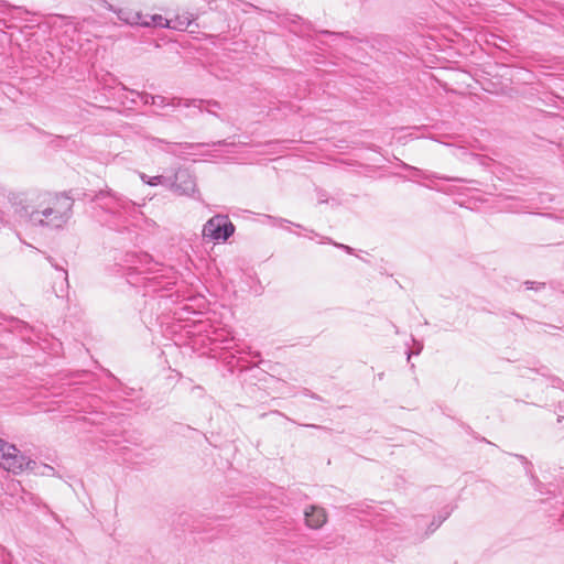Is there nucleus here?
I'll return each instance as SVG.
<instances>
[{"instance_id":"obj_1","label":"nucleus","mask_w":564,"mask_h":564,"mask_svg":"<svg viewBox=\"0 0 564 564\" xmlns=\"http://www.w3.org/2000/svg\"><path fill=\"white\" fill-rule=\"evenodd\" d=\"M74 200L65 195H47L36 207L23 200L12 203L19 220L32 226L62 228L72 217Z\"/></svg>"},{"instance_id":"obj_2","label":"nucleus","mask_w":564,"mask_h":564,"mask_svg":"<svg viewBox=\"0 0 564 564\" xmlns=\"http://www.w3.org/2000/svg\"><path fill=\"white\" fill-rule=\"evenodd\" d=\"M127 282L134 288H143V295L169 291L175 284L171 269L163 268L147 254H127Z\"/></svg>"},{"instance_id":"obj_3","label":"nucleus","mask_w":564,"mask_h":564,"mask_svg":"<svg viewBox=\"0 0 564 564\" xmlns=\"http://www.w3.org/2000/svg\"><path fill=\"white\" fill-rule=\"evenodd\" d=\"M93 200L106 214V225L117 231L137 226L143 216L134 202L110 188L96 193Z\"/></svg>"},{"instance_id":"obj_4","label":"nucleus","mask_w":564,"mask_h":564,"mask_svg":"<svg viewBox=\"0 0 564 564\" xmlns=\"http://www.w3.org/2000/svg\"><path fill=\"white\" fill-rule=\"evenodd\" d=\"M235 230L236 227L227 215L217 214L205 223L202 234L205 239L226 242Z\"/></svg>"},{"instance_id":"obj_5","label":"nucleus","mask_w":564,"mask_h":564,"mask_svg":"<svg viewBox=\"0 0 564 564\" xmlns=\"http://www.w3.org/2000/svg\"><path fill=\"white\" fill-rule=\"evenodd\" d=\"M166 187L177 195L200 199L199 192L196 187V180L186 167H178L173 175H169Z\"/></svg>"},{"instance_id":"obj_6","label":"nucleus","mask_w":564,"mask_h":564,"mask_svg":"<svg viewBox=\"0 0 564 564\" xmlns=\"http://www.w3.org/2000/svg\"><path fill=\"white\" fill-rule=\"evenodd\" d=\"M30 459L31 458L21 453L15 445L2 441L0 449V466L3 469L13 474H20L23 470H28Z\"/></svg>"},{"instance_id":"obj_7","label":"nucleus","mask_w":564,"mask_h":564,"mask_svg":"<svg viewBox=\"0 0 564 564\" xmlns=\"http://www.w3.org/2000/svg\"><path fill=\"white\" fill-rule=\"evenodd\" d=\"M152 150H160L174 156H180L183 151L193 150L205 145L204 143H191V142H169L164 139L155 138L152 135H144Z\"/></svg>"},{"instance_id":"obj_8","label":"nucleus","mask_w":564,"mask_h":564,"mask_svg":"<svg viewBox=\"0 0 564 564\" xmlns=\"http://www.w3.org/2000/svg\"><path fill=\"white\" fill-rule=\"evenodd\" d=\"M306 525L311 529H319L326 523V512L323 508L311 506L304 512Z\"/></svg>"},{"instance_id":"obj_9","label":"nucleus","mask_w":564,"mask_h":564,"mask_svg":"<svg viewBox=\"0 0 564 564\" xmlns=\"http://www.w3.org/2000/svg\"><path fill=\"white\" fill-rule=\"evenodd\" d=\"M108 9L115 12L120 21L129 25H140L142 13L129 9H116L111 4L108 6Z\"/></svg>"},{"instance_id":"obj_10","label":"nucleus","mask_w":564,"mask_h":564,"mask_svg":"<svg viewBox=\"0 0 564 564\" xmlns=\"http://www.w3.org/2000/svg\"><path fill=\"white\" fill-rule=\"evenodd\" d=\"M184 106L185 107H195L200 112L202 111H206V112L215 115V116H217L216 110L221 108L220 104L218 101H216V100H204V99L187 100L184 104Z\"/></svg>"},{"instance_id":"obj_11","label":"nucleus","mask_w":564,"mask_h":564,"mask_svg":"<svg viewBox=\"0 0 564 564\" xmlns=\"http://www.w3.org/2000/svg\"><path fill=\"white\" fill-rule=\"evenodd\" d=\"M171 22L165 19L164 17H162L161 14H152V15H148V14H142V18H141V22H140V26H144V28H172Z\"/></svg>"},{"instance_id":"obj_12","label":"nucleus","mask_w":564,"mask_h":564,"mask_svg":"<svg viewBox=\"0 0 564 564\" xmlns=\"http://www.w3.org/2000/svg\"><path fill=\"white\" fill-rule=\"evenodd\" d=\"M401 166L403 169H405V170L413 171L416 176H420V177H423V178H426V180L437 178V180L454 181V182H467L465 178L447 177V176L437 175L435 173L425 172V171H422V170H420L417 167L411 166V165H409V164H406L404 162H401Z\"/></svg>"},{"instance_id":"obj_13","label":"nucleus","mask_w":564,"mask_h":564,"mask_svg":"<svg viewBox=\"0 0 564 564\" xmlns=\"http://www.w3.org/2000/svg\"><path fill=\"white\" fill-rule=\"evenodd\" d=\"M6 495L12 498V501H8L9 505L19 507L20 495L24 492V488L22 487L20 481L10 480L6 485Z\"/></svg>"},{"instance_id":"obj_14","label":"nucleus","mask_w":564,"mask_h":564,"mask_svg":"<svg viewBox=\"0 0 564 564\" xmlns=\"http://www.w3.org/2000/svg\"><path fill=\"white\" fill-rule=\"evenodd\" d=\"M28 470L37 476L53 477L56 475L54 467L30 459Z\"/></svg>"},{"instance_id":"obj_15","label":"nucleus","mask_w":564,"mask_h":564,"mask_svg":"<svg viewBox=\"0 0 564 564\" xmlns=\"http://www.w3.org/2000/svg\"><path fill=\"white\" fill-rule=\"evenodd\" d=\"M152 106H155L159 109H164L167 107H171L174 109V108L181 106V99L176 98V97L169 99L164 96L155 95V102Z\"/></svg>"},{"instance_id":"obj_16","label":"nucleus","mask_w":564,"mask_h":564,"mask_svg":"<svg viewBox=\"0 0 564 564\" xmlns=\"http://www.w3.org/2000/svg\"><path fill=\"white\" fill-rule=\"evenodd\" d=\"M23 505H33V506L40 507L42 505V501H41L40 497H37L36 495H34L30 491H26L24 489V492H22V495H20L18 508H21Z\"/></svg>"},{"instance_id":"obj_17","label":"nucleus","mask_w":564,"mask_h":564,"mask_svg":"<svg viewBox=\"0 0 564 564\" xmlns=\"http://www.w3.org/2000/svg\"><path fill=\"white\" fill-rule=\"evenodd\" d=\"M121 89L126 91H130L132 95H134L137 98H139L144 105H153L155 102V95H151L148 93H140L137 90H130L124 85H121Z\"/></svg>"},{"instance_id":"obj_18","label":"nucleus","mask_w":564,"mask_h":564,"mask_svg":"<svg viewBox=\"0 0 564 564\" xmlns=\"http://www.w3.org/2000/svg\"><path fill=\"white\" fill-rule=\"evenodd\" d=\"M451 514V510H444L442 513H440L437 517H435L432 522L429 525L427 532L425 535H430L433 533Z\"/></svg>"},{"instance_id":"obj_19","label":"nucleus","mask_w":564,"mask_h":564,"mask_svg":"<svg viewBox=\"0 0 564 564\" xmlns=\"http://www.w3.org/2000/svg\"><path fill=\"white\" fill-rule=\"evenodd\" d=\"M141 178L144 183H147L151 186H156L160 184V185H163L166 187V185L169 183V175H156V176L148 177L147 175L142 174Z\"/></svg>"},{"instance_id":"obj_20","label":"nucleus","mask_w":564,"mask_h":564,"mask_svg":"<svg viewBox=\"0 0 564 564\" xmlns=\"http://www.w3.org/2000/svg\"><path fill=\"white\" fill-rule=\"evenodd\" d=\"M47 260L50 261V263H51V264H52V265H53L57 271H59V273H61V278H62V280H63V284H65V285H66V289H67V288H68V274H67V271H66L64 268L58 267V265L54 262V260H53V258H52V257H48V258H47Z\"/></svg>"},{"instance_id":"obj_21","label":"nucleus","mask_w":564,"mask_h":564,"mask_svg":"<svg viewBox=\"0 0 564 564\" xmlns=\"http://www.w3.org/2000/svg\"><path fill=\"white\" fill-rule=\"evenodd\" d=\"M412 340L415 345V350L408 351V361H410L412 355H420L423 349V344L421 341H416L414 338H412Z\"/></svg>"},{"instance_id":"obj_22","label":"nucleus","mask_w":564,"mask_h":564,"mask_svg":"<svg viewBox=\"0 0 564 564\" xmlns=\"http://www.w3.org/2000/svg\"><path fill=\"white\" fill-rule=\"evenodd\" d=\"M550 381H551V386L553 388H557V389L564 390V381L561 380L560 378H557V377H550Z\"/></svg>"},{"instance_id":"obj_23","label":"nucleus","mask_w":564,"mask_h":564,"mask_svg":"<svg viewBox=\"0 0 564 564\" xmlns=\"http://www.w3.org/2000/svg\"><path fill=\"white\" fill-rule=\"evenodd\" d=\"M524 284H525L527 289H529V290H533V289L538 290V289L544 286V283H535L532 281H527Z\"/></svg>"},{"instance_id":"obj_24","label":"nucleus","mask_w":564,"mask_h":564,"mask_svg":"<svg viewBox=\"0 0 564 564\" xmlns=\"http://www.w3.org/2000/svg\"><path fill=\"white\" fill-rule=\"evenodd\" d=\"M10 223L7 214L2 210H0V226L8 225Z\"/></svg>"},{"instance_id":"obj_25","label":"nucleus","mask_w":564,"mask_h":564,"mask_svg":"<svg viewBox=\"0 0 564 564\" xmlns=\"http://www.w3.org/2000/svg\"><path fill=\"white\" fill-rule=\"evenodd\" d=\"M336 247L345 250L347 253H352V248L343 243H334Z\"/></svg>"},{"instance_id":"obj_26","label":"nucleus","mask_w":564,"mask_h":564,"mask_svg":"<svg viewBox=\"0 0 564 564\" xmlns=\"http://www.w3.org/2000/svg\"><path fill=\"white\" fill-rule=\"evenodd\" d=\"M270 219H273V217L271 216H268ZM274 220L280 225L282 226V224H291L290 220L285 219V218H274Z\"/></svg>"},{"instance_id":"obj_27","label":"nucleus","mask_w":564,"mask_h":564,"mask_svg":"<svg viewBox=\"0 0 564 564\" xmlns=\"http://www.w3.org/2000/svg\"><path fill=\"white\" fill-rule=\"evenodd\" d=\"M538 372L544 377L547 376V368L546 367H541Z\"/></svg>"},{"instance_id":"obj_28","label":"nucleus","mask_w":564,"mask_h":564,"mask_svg":"<svg viewBox=\"0 0 564 564\" xmlns=\"http://www.w3.org/2000/svg\"><path fill=\"white\" fill-rule=\"evenodd\" d=\"M376 528H377V530H381V531L386 530V528L381 525V520H377Z\"/></svg>"},{"instance_id":"obj_29","label":"nucleus","mask_w":564,"mask_h":564,"mask_svg":"<svg viewBox=\"0 0 564 564\" xmlns=\"http://www.w3.org/2000/svg\"><path fill=\"white\" fill-rule=\"evenodd\" d=\"M517 457H518V458H520L521 460L525 462L527 464H529V463L527 462V459H525V457H524V456L517 455Z\"/></svg>"},{"instance_id":"obj_30","label":"nucleus","mask_w":564,"mask_h":564,"mask_svg":"<svg viewBox=\"0 0 564 564\" xmlns=\"http://www.w3.org/2000/svg\"><path fill=\"white\" fill-rule=\"evenodd\" d=\"M560 521L564 525V512L562 513Z\"/></svg>"},{"instance_id":"obj_31","label":"nucleus","mask_w":564,"mask_h":564,"mask_svg":"<svg viewBox=\"0 0 564 564\" xmlns=\"http://www.w3.org/2000/svg\"><path fill=\"white\" fill-rule=\"evenodd\" d=\"M253 357H259L260 356V352L259 351H256L252 354Z\"/></svg>"},{"instance_id":"obj_32","label":"nucleus","mask_w":564,"mask_h":564,"mask_svg":"<svg viewBox=\"0 0 564 564\" xmlns=\"http://www.w3.org/2000/svg\"><path fill=\"white\" fill-rule=\"evenodd\" d=\"M562 419H564V416L563 415H558L557 422H561Z\"/></svg>"},{"instance_id":"obj_33","label":"nucleus","mask_w":564,"mask_h":564,"mask_svg":"<svg viewBox=\"0 0 564 564\" xmlns=\"http://www.w3.org/2000/svg\"><path fill=\"white\" fill-rule=\"evenodd\" d=\"M295 227L301 228L302 226L300 224H294Z\"/></svg>"},{"instance_id":"obj_34","label":"nucleus","mask_w":564,"mask_h":564,"mask_svg":"<svg viewBox=\"0 0 564 564\" xmlns=\"http://www.w3.org/2000/svg\"><path fill=\"white\" fill-rule=\"evenodd\" d=\"M311 426H312V427L319 429V426H317V425H315V424H312Z\"/></svg>"}]
</instances>
